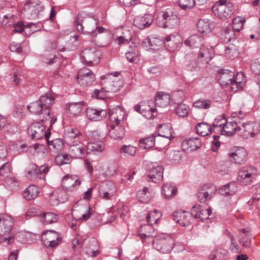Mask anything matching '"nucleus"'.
<instances>
[{
  "label": "nucleus",
  "instance_id": "f257e3e1",
  "mask_svg": "<svg viewBox=\"0 0 260 260\" xmlns=\"http://www.w3.org/2000/svg\"><path fill=\"white\" fill-rule=\"evenodd\" d=\"M86 31L88 33L94 34L96 31L99 33L105 31V34L102 35L96 42V44L100 47H105L111 43V35L107 32L106 29L102 26H98L99 20L95 18H89L84 20Z\"/></svg>",
  "mask_w": 260,
  "mask_h": 260
},
{
  "label": "nucleus",
  "instance_id": "f03ea898",
  "mask_svg": "<svg viewBox=\"0 0 260 260\" xmlns=\"http://www.w3.org/2000/svg\"><path fill=\"white\" fill-rule=\"evenodd\" d=\"M243 77L242 72L238 73L235 77L234 72L228 70L221 69L219 71L216 79L221 86L232 85L231 89L238 88L239 86L243 82V80L239 79L240 77Z\"/></svg>",
  "mask_w": 260,
  "mask_h": 260
},
{
  "label": "nucleus",
  "instance_id": "7ed1b4c3",
  "mask_svg": "<svg viewBox=\"0 0 260 260\" xmlns=\"http://www.w3.org/2000/svg\"><path fill=\"white\" fill-rule=\"evenodd\" d=\"M175 240L169 234H161L156 236L153 240L152 246L154 249L159 252L169 253L174 248Z\"/></svg>",
  "mask_w": 260,
  "mask_h": 260
},
{
  "label": "nucleus",
  "instance_id": "20e7f679",
  "mask_svg": "<svg viewBox=\"0 0 260 260\" xmlns=\"http://www.w3.org/2000/svg\"><path fill=\"white\" fill-rule=\"evenodd\" d=\"M212 10L216 17L223 20L230 18L234 12L232 4L227 3L226 0H219L213 6Z\"/></svg>",
  "mask_w": 260,
  "mask_h": 260
},
{
  "label": "nucleus",
  "instance_id": "39448f33",
  "mask_svg": "<svg viewBox=\"0 0 260 260\" xmlns=\"http://www.w3.org/2000/svg\"><path fill=\"white\" fill-rule=\"evenodd\" d=\"M116 73L114 75H108L106 77L101 78L100 84L104 85L105 88L111 92H116L119 91L123 86V81Z\"/></svg>",
  "mask_w": 260,
  "mask_h": 260
},
{
  "label": "nucleus",
  "instance_id": "423d86ee",
  "mask_svg": "<svg viewBox=\"0 0 260 260\" xmlns=\"http://www.w3.org/2000/svg\"><path fill=\"white\" fill-rule=\"evenodd\" d=\"M29 136L34 140H39L45 138V140L49 139L50 132L45 131V126L37 122L31 123L27 128Z\"/></svg>",
  "mask_w": 260,
  "mask_h": 260
},
{
  "label": "nucleus",
  "instance_id": "0eeeda50",
  "mask_svg": "<svg viewBox=\"0 0 260 260\" xmlns=\"http://www.w3.org/2000/svg\"><path fill=\"white\" fill-rule=\"evenodd\" d=\"M43 244L48 248H54L62 242L59 234L54 231H47L42 235Z\"/></svg>",
  "mask_w": 260,
  "mask_h": 260
},
{
  "label": "nucleus",
  "instance_id": "6e6552de",
  "mask_svg": "<svg viewBox=\"0 0 260 260\" xmlns=\"http://www.w3.org/2000/svg\"><path fill=\"white\" fill-rule=\"evenodd\" d=\"M238 123L239 134L244 139L254 137L260 131V125L257 123L248 122L241 124L239 121Z\"/></svg>",
  "mask_w": 260,
  "mask_h": 260
},
{
  "label": "nucleus",
  "instance_id": "1a4fd4ad",
  "mask_svg": "<svg viewBox=\"0 0 260 260\" xmlns=\"http://www.w3.org/2000/svg\"><path fill=\"white\" fill-rule=\"evenodd\" d=\"M82 61L87 66L97 64L100 60V53L95 48H86L81 54Z\"/></svg>",
  "mask_w": 260,
  "mask_h": 260
},
{
  "label": "nucleus",
  "instance_id": "9d476101",
  "mask_svg": "<svg viewBox=\"0 0 260 260\" xmlns=\"http://www.w3.org/2000/svg\"><path fill=\"white\" fill-rule=\"evenodd\" d=\"M23 10L30 19H35L38 17L43 7L38 0H29L25 4Z\"/></svg>",
  "mask_w": 260,
  "mask_h": 260
},
{
  "label": "nucleus",
  "instance_id": "9b49d317",
  "mask_svg": "<svg viewBox=\"0 0 260 260\" xmlns=\"http://www.w3.org/2000/svg\"><path fill=\"white\" fill-rule=\"evenodd\" d=\"M256 169L252 166H245L240 169L238 172V180L242 183L245 182L250 183L256 175Z\"/></svg>",
  "mask_w": 260,
  "mask_h": 260
},
{
  "label": "nucleus",
  "instance_id": "f8f14e48",
  "mask_svg": "<svg viewBox=\"0 0 260 260\" xmlns=\"http://www.w3.org/2000/svg\"><path fill=\"white\" fill-rule=\"evenodd\" d=\"M94 73L88 68H83L78 72L77 80L82 86L90 85L94 81Z\"/></svg>",
  "mask_w": 260,
  "mask_h": 260
},
{
  "label": "nucleus",
  "instance_id": "ddd939ff",
  "mask_svg": "<svg viewBox=\"0 0 260 260\" xmlns=\"http://www.w3.org/2000/svg\"><path fill=\"white\" fill-rule=\"evenodd\" d=\"M216 187L213 184L205 185L197 193V197L201 203L210 200L216 192Z\"/></svg>",
  "mask_w": 260,
  "mask_h": 260
},
{
  "label": "nucleus",
  "instance_id": "4468645a",
  "mask_svg": "<svg viewBox=\"0 0 260 260\" xmlns=\"http://www.w3.org/2000/svg\"><path fill=\"white\" fill-rule=\"evenodd\" d=\"M161 19V23L159 26L165 28H174L177 27L179 24V19L176 15L170 14L168 12L163 13L161 17L157 19Z\"/></svg>",
  "mask_w": 260,
  "mask_h": 260
},
{
  "label": "nucleus",
  "instance_id": "2eb2a0df",
  "mask_svg": "<svg viewBox=\"0 0 260 260\" xmlns=\"http://www.w3.org/2000/svg\"><path fill=\"white\" fill-rule=\"evenodd\" d=\"M173 219L180 225L185 226L190 224L192 220L191 212L185 211L174 212L172 214Z\"/></svg>",
  "mask_w": 260,
  "mask_h": 260
},
{
  "label": "nucleus",
  "instance_id": "dca6fc26",
  "mask_svg": "<svg viewBox=\"0 0 260 260\" xmlns=\"http://www.w3.org/2000/svg\"><path fill=\"white\" fill-rule=\"evenodd\" d=\"M14 222L11 217L0 214V235L7 236L13 229Z\"/></svg>",
  "mask_w": 260,
  "mask_h": 260
},
{
  "label": "nucleus",
  "instance_id": "f3484780",
  "mask_svg": "<svg viewBox=\"0 0 260 260\" xmlns=\"http://www.w3.org/2000/svg\"><path fill=\"white\" fill-rule=\"evenodd\" d=\"M134 109L135 111L141 113L147 119L153 118L156 114V108H152L149 104L144 102L136 105Z\"/></svg>",
  "mask_w": 260,
  "mask_h": 260
},
{
  "label": "nucleus",
  "instance_id": "a211bd4d",
  "mask_svg": "<svg viewBox=\"0 0 260 260\" xmlns=\"http://www.w3.org/2000/svg\"><path fill=\"white\" fill-rule=\"evenodd\" d=\"M81 181L76 177L67 175L62 179V186L68 191H73L81 184Z\"/></svg>",
  "mask_w": 260,
  "mask_h": 260
},
{
  "label": "nucleus",
  "instance_id": "6ab92c4d",
  "mask_svg": "<svg viewBox=\"0 0 260 260\" xmlns=\"http://www.w3.org/2000/svg\"><path fill=\"white\" fill-rule=\"evenodd\" d=\"M212 213L211 208L205 209L199 205H194L191 209V215L194 218L201 219L204 221L209 218Z\"/></svg>",
  "mask_w": 260,
  "mask_h": 260
},
{
  "label": "nucleus",
  "instance_id": "aec40b11",
  "mask_svg": "<svg viewBox=\"0 0 260 260\" xmlns=\"http://www.w3.org/2000/svg\"><path fill=\"white\" fill-rule=\"evenodd\" d=\"M125 112L119 108L113 109L109 112L110 120L111 122L110 125H121L125 116Z\"/></svg>",
  "mask_w": 260,
  "mask_h": 260
},
{
  "label": "nucleus",
  "instance_id": "412c9836",
  "mask_svg": "<svg viewBox=\"0 0 260 260\" xmlns=\"http://www.w3.org/2000/svg\"><path fill=\"white\" fill-rule=\"evenodd\" d=\"M181 146L184 150L192 152L199 149L202 146V142L198 138H190L183 141Z\"/></svg>",
  "mask_w": 260,
  "mask_h": 260
},
{
  "label": "nucleus",
  "instance_id": "4be33fe9",
  "mask_svg": "<svg viewBox=\"0 0 260 260\" xmlns=\"http://www.w3.org/2000/svg\"><path fill=\"white\" fill-rule=\"evenodd\" d=\"M181 43L180 37L178 35L171 34L167 36L164 40V44L171 51L176 49Z\"/></svg>",
  "mask_w": 260,
  "mask_h": 260
},
{
  "label": "nucleus",
  "instance_id": "5701e85b",
  "mask_svg": "<svg viewBox=\"0 0 260 260\" xmlns=\"http://www.w3.org/2000/svg\"><path fill=\"white\" fill-rule=\"evenodd\" d=\"M153 21V17L149 14L143 16H137L134 20V24L141 29H144L150 26Z\"/></svg>",
  "mask_w": 260,
  "mask_h": 260
},
{
  "label": "nucleus",
  "instance_id": "b1692460",
  "mask_svg": "<svg viewBox=\"0 0 260 260\" xmlns=\"http://www.w3.org/2000/svg\"><path fill=\"white\" fill-rule=\"evenodd\" d=\"M108 112L104 109L88 108L86 110V115L89 119L92 121H100L105 118Z\"/></svg>",
  "mask_w": 260,
  "mask_h": 260
},
{
  "label": "nucleus",
  "instance_id": "393cba45",
  "mask_svg": "<svg viewBox=\"0 0 260 260\" xmlns=\"http://www.w3.org/2000/svg\"><path fill=\"white\" fill-rule=\"evenodd\" d=\"M239 124L237 120H234L230 122H225V124L221 129V135L226 136H232L236 132H239Z\"/></svg>",
  "mask_w": 260,
  "mask_h": 260
},
{
  "label": "nucleus",
  "instance_id": "a878e982",
  "mask_svg": "<svg viewBox=\"0 0 260 260\" xmlns=\"http://www.w3.org/2000/svg\"><path fill=\"white\" fill-rule=\"evenodd\" d=\"M81 134L77 128H72L67 132L64 139L68 145L78 144L80 143Z\"/></svg>",
  "mask_w": 260,
  "mask_h": 260
},
{
  "label": "nucleus",
  "instance_id": "bb28decb",
  "mask_svg": "<svg viewBox=\"0 0 260 260\" xmlns=\"http://www.w3.org/2000/svg\"><path fill=\"white\" fill-rule=\"evenodd\" d=\"M246 156L247 152L243 147L238 148L229 154L230 158H233L234 162L237 164L244 163L246 160Z\"/></svg>",
  "mask_w": 260,
  "mask_h": 260
},
{
  "label": "nucleus",
  "instance_id": "cd10ccee",
  "mask_svg": "<svg viewBox=\"0 0 260 260\" xmlns=\"http://www.w3.org/2000/svg\"><path fill=\"white\" fill-rule=\"evenodd\" d=\"M163 170L164 169L161 166L156 164L153 165L149 172V177L150 180L154 183L160 181L163 177Z\"/></svg>",
  "mask_w": 260,
  "mask_h": 260
},
{
  "label": "nucleus",
  "instance_id": "c85d7f7f",
  "mask_svg": "<svg viewBox=\"0 0 260 260\" xmlns=\"http://www.w3.org/2000/svg\"><path fill=\"white\" fill-rule=\"evenodd\" d=\"M170 95L164 92H158L155 98V106L159 108L167 107L170 104Z\"/></svg>",
  "mask_w": 260,
  "mask_h": 260
},
{
  "label": "nucleus",
  "instance_id": "c756f323",
  "mask_svg": "<svg viewBox=\"0 0 260 260\" xmlns=\"http://www.w3.org/2000/svg\"><path fill=\"white\" fill-rule=\"evenodd\" d=\"M214 26V22L207 19H200L197 23L198 30L203 34L210 32Z\"/></svg>",
  "mask_w": 260,
  "mask_h": 260
},
{
  "label": "nucleus",
  "instance_id": "7c9ffc66",
  "mask_svg": "<svg viewBox=\"0 0 260 260\" xmlns=\"http://www.w3.org/2000/svg\"><path fill=\"white\" fill-rule=\"evenodd\" d=\"M105 149L104 143L101 140H96L91 138L87 146V151L90 152H101Z\"/></svg>",
  "mask_w": 260,
  "mask_h": 260
},
{
  "label": "nucleus",
  "instance_id": "2f4dec72",
  "mask_svg": "<svg viewBox=\"0 0 260 260\" xmlns=\"http://www.w3.org/2000/svg\"><path fill=\"white\" fill-rule=\"evenodd\" d=\"M109 136L114 140H121L125 135L124 128L121 125H110Z\"/></svg>",
  "mask_w": 260,
  "mask_h": 260
},
{
  "label": "nucleus",
  "instance_id": "473e14b6",
  "mask_svg": "<svg viewBox=\"0 0 260 260\" xmlns=\"http://www.w3.org/2000/svg\"><path fill=\"white\" fill-rule=\"evenodd\" d=\"M69 153L72 157L81 158L85 154V148L80 144L70 145Z\"/></svg>",
  "mask_w": 260,
  "mask_h": 260
},
{
  "label": "nucleus",
  "instance_id": "72a5a7b5",
  "mask_svg": "<svg viewBox=\"0 0 260 260\" xmlns=\"http://www.w3.org/2000/svg\"><path fill=\"white\" fill-rule=\"evenodd\" d=\"M138 232L142 240H146L152 236V234L154 232V229L151 224L149 223L141 225L138 229Z\"/></svg>",
  "mask_w": 260,
  "mask_h": 260
},
{
  "label": "nucleus",
  "instance_id": "f704fd0d",
  "mask_svg": "<svg viewBox=\"0 0 260 260\" xmlns=\"http://www.w3.org/2000/svg\"><path fill=\"white\" fill-rule=\"evenodd\" d=\"M198 57L201 61L208 63L213 57L212 48L202 46L198 53Z\"/></svg>",
  "mask_w": 260,
  "mask_h": 260
},
{
  "label": "nucleus",
  "instance_id": "c9c22d12",
  "mask_svg": "<svg viewBox=\"0 0 260 260\" xmlns=\"http://www.w3.org/2000/svg\"><path fill=\"white\" fill-rule=\"evenodd\" d=\"M83 102L71 103L66 106V109L69 111L71 115L76 116L80 113L83 109Z\"/></svg>",
  "mask_w": 260,
  "mask_h": 260
},
{
  "label": "nucleus",
  "instance_id": "e433bc0d",
  "mask_svg": "<svg viewBox=\"0 0 260 260\" xmlns=\"http://www.w3.org/2000/svg\"><path fill=\"white\" fill-rule=\"evenodd\" d=\"M158 134L159 136L171 140L173 138L172 135V128L170 123H164L157 126Z\"/></svg>",
  "mask_w": 260,
  "mask_h": 260
},
{
  "label": "nucleus",
  "instance_id": "4c0bfd02",
  "mask_svg": "<svg viewBox=\"0 0 260 260\" xmlns=\"http://www.w3.org/2000/svg\"><path fill=\"white\" fill-rule=\"evenodd\" d=\"M177 188L171 183H165L162 188V193L167 199H170L176 195Z\"/></svg>",
  "mask_w": 260,
  "mask_h": 260
},
{
  "label": "nucleus",
  "instance_id": "58836bf2",
  "mask_svg": "<svg viewBox=\"0 0 260 260\" xmlns=\"http://www.w3.org/2000/svg\"><path fill=\"white\" fill-rule=\"evenodd\" d=\"M40 119L42 122L48 125L49 128L55 122L56 119L54 117L53 113L50 112V110H46L43 111V114H41Z\"/></svg>",
  "mask_w": 260,
  "mask_h": 260
},
{
  "label": "nucleus",
  "instance_id": "ea45409f",
  "mask_svg": "<svg viewBox=\"0 0 260 260\" xmlns=\"http://www.w3.org/2000/svg\"><path fill=\"white\" fill-rule=\"evenodd\" d=\"M39 193L37 187L34 185H29L27 187L23 192V198L28 201L36 198Z\"/></svg>",
  "mask_w": 260,
  "mask_h": 260
},
{
  "label": "nucleus",
  "instance_id": "a19ab883",
  "mask_svg": "<svg viewBox=\"0 0 260 260\" xmlns=\"http://www.w3.org/2000/svg\"><path fill=\"white\" fill-rule=\"evenodd\" d=\"M50 150L54 152L61 151L64 147V143L61 139H56L51 141L45 140Z\"/></svg>",
  "mask_w": 260,
  "mask_h": 260
},
{
  "label": "nucleus",
  "instance_id": "79ce46f5",
  "mask_svg": "<svg viewBox=\"0 0 260 260\" xmlns=\"http://www.w3.org/2000/svg\"><path fill=\"white\" fill-rule=\"evenodd\" d=\"M54 98L50 92H47L45 95H42L38 100L41 103V105L44 109V110H50V107L52 105Z\"/></svg>",
  "mask_w": 260,
  "mask_h": 260
},
{
  "label": "nucleus",
  "instance_id": "37998d69",
  "mask_svg": "<svg viewBox=\"0 0 260 260\" xmlns=\"http://www.w3.org/2000/svg\"><path fill=\"white\" fill-rule=\"evenodd\" d=\"M197 133L203 137L209 135L212 131V127L211 126L206 122H201L198 123L196 126Z\"/></svg>",
  "mask_w": 260,
  "mask_h": 260
},
{
  "label": "nucleus",
  "instance_id": "c03bdc74",
  "mask_svg": "<svg viewBox=\"0 0 260 260\" xmlns=\"http://www.w3.org/2000/svg\"><path fill=\"white\" fill-rule=\"evenodd\" d=\"M237 190L236 186L233 183L227 184L219 189V193L224 196L233 195Z\"/></svg>",
  "mask_w": 260,
  "mask_h": 260
},
{
  "label": "nucleus",
  "instance_id": "a18cd8bd",
  "mask_svg": "<svg viewBox=\"0 0 260 260\" xmlns=\"http://www.w3.org/2000/svg\"><path fill=\"white\" fill-rule=\"evenodd\" d=\"M155 136L151 135L149 137L144 138L139 140V145L143 149H149L155 145Z\"/></svg>",
  "mask_w": 260,
  "mask_h": 260
},
{
  "label": "nucleus",
  "instance_id": "49530a36",
  "mask_svg": "<svg viewBox=\"0 0 260 260\" xmlns=\"http://www.w3.org/2000/svg\"><path fill=\"white\" fill-rule=\"evenodd\" d=\"M167 157L169 161L172 163H178L181 160L183 152L175 150H169L167 152Z\"/></svg>",
  "mask_w": 260,
  "mask_h": 260
},
{
  "label": "nucleus",
  "instance_id": "de8ad7c7",
  "mask_svg": "<svg viewBox=\"0 0 260 260\" xmlns=\"http://www.w3.org/2000/svg\"><path fill=\"white\" fill-rule=\"evenodd\" d=\"M42 222L45 224H51L56 222L58 220L56 214L52 212H45L40 214Z\"/></svg>",
  "mask_w": 260,
  "mask_h": 260
},
{
  "label": "nucleus",
  "instance_id": "09e8293b",
  "mask_svg": "<svg viewBox=\"0 0 260 260\" xmlns=\"http://www.w3.org/2000/svg\"><path fill=\"white\" fill-rule=\"evenodd\" d=\"M202 37L197 35H194L185 40L184 44L187 46L197 47L202 43Z\"/></svg>",
  "mask_w": 260,
  "mask_h": 260
},
{
  "label": "nucleus",
  "instance_id": "8fccbe9b",
  "mask_svg": "<svg viewBox=\"0 0 260 260\" xmlns=\"http://www.w3.org/2000/svg\"><path fill=\"white\" fill-rule=\"evenodd\" d=\"M110 92L108 89L105 88L104 85H101L100 88L95 89L92 93L93 98L104 100L107 97V93Z\"/></svg>",
  "mask_w": 260,
  "mask_h": 260
},
{
  "label": "nucleus",
  "instance_id": "3c124183",
  "mask_svg": "<svg viewBox=\"0 0 260 260\" xmlns=\"http://www.w3.org/2000/svg\"><path fill=\"white\" fill-rule=\"evenodd\" d=\"M28 110L31 113L36 114H43L44 109L38 101L31 103L27 107Z\"/></svg>",
  "mask_w": 260,
  "mask_h": 260
},
{
  "label": "nucleus",
  "instance_id": "603ef678",
  "mask_svg": "<svg viewBox=\"0 0 260 260\" xmlns=\"http://www.w3.org/2000/svg\"><path fill=\"white\" fill-rule=\"evenodd\" d=\"M99 191H106L108 192H112L115 194L116 189L115 185L111 181H106L102 183L99 188Z\"/></svg>",
  "mask_w": 260,
  "mask_h": 260
},
{
  "label": "nucleus",
  "instance_id": "864d4df0",
  "mask_svg": "<svg viewBox=\"0 0 260 260\" xmlns=\"http://www.w3.org/2000/svg\"><path fill=\"white\" fill-rule=\"evenodd\" d=\"M221 38L224 43H228L235 40V32L232 28H225L221 34Z\"/></svg>",
  "mask_w": 260,
  "mask_h": 260
},
{
  "label": "nucleus",
  "instance_id": "5fc2aeb1",
  "mask_svg": "<svg viewBox=\"0 0 260 260\" xmlns=\"http://www.w3.org/2000/svg\"><path fill=\"white\" fill-rule=\"evenodd\" d=\"M240 232L244 235L242 236L240 242L244 247H248L250 246L251 239L249 237V231L248 229H242L240 230Z\"/></svg>",
  "mask_w": 260,
  "mask_h": 260
},
{
  "label": "nucleus",
  "instance_id": "6e6d98bb",
  "mask_svg": "<svg viewBox=\"0 0 260 260\" xmlns=\"http://www.w3.org/2000/svg\"><path fill=\"white\" fill-rule=\"evenodd\" d=\"M212 101L210 100L201 99L193 102V106L197 108L208 109L211 107Z\"/></svg>",
  "mask_w": 260,
  "mask_h": 260
},
{
  "label": "nucleus",
  "instance_id": "4d7b16f0",
  "mask_svg": "<svg viewBox=\"0 0 260 260\" xmlns=\"http://www.w3.org/2000/svg\"><path fill=\"white\" fill-rule=\"evenodd\" d=\"M175 112L180 117H184L188 115L189 107L184 104H179L176 107Z\"/></svg>",
  "mask_w": 260,
  "mask_h": 260
},
{
  "label": "nucleus",
  "instance_id": "13d9d810",
  "mask_svg": "<svg viewBox=\"0 0 260 260\" xmlns=\"http://www.w3.org/2000/svg\"><path fill=\"white\" fill-rule=\"evenodd\" d=\"M160 216V213L157 210H154L149 212L147 216V219L149 223L152 225L153 223H156Z\"/></svg>",
  "mask_w": 260,
  "mask_h": 260
},
{
  "label": "nucleus",
  "instance_id": "bf43d9fd",
  "mask_svg": "<svg viewBox=\"0 0 260 260\" xmlns=\"http://www.w3.org/2000/svg\"><path fill=\"white\" fill-rule=\"evenodd\" d=\"M136 148L132 145H123L120 150V153L124 154L125 156H134L136 152Z\"/></svg>",
  "mask_w": 260,
  "mask_h": 260
},
{
  "label": "nucleus",
  "instance_id": "052dcab7",
  "mask_svg": "<svg viewBox=\"0 0 260 260\" xmlns=\"http://www.w3.org/2000/svg\"><path fill=\"white\" fill-rule=\"evenodd\" d=\"M37 170V165L31 164L30 165V169L26 172V177L31 180L35 179L38 177H39Z\"/></svg>",
  "mask_w": 260,
  "mask_h": 260
},
{
  "label": "nucleus",
  "instance_id": "680f3d73",
  "mask_svg": "<svg viewBox=\"0 0 260 260\" xmlns=\"http://www.w3.org/2000/svg\"><path fill=\"white\" fill-rule=\"evenodd\" d=\"M179 6L183 10L193 8L195 5L194 0H178Z\"/></svg>",
  "mask_w": 260,
  "mask_h": 260
},
{
  "label": "nucleus",
  "instance_id": "e2e57ef3",
  "mask_svg": "<svg viewBox=\"0 0 260 260\" xmlns=\"http://www.w3.org/2000/svg\"><path fill=\"white\" fill-rule=\"evenodd\" d=\"M11 173V165L9 162H5L0 168V175L5 178L8 177Z\"/></svg>",
  "mask_w": 260,
  "mask_h": 260
},
{
  "label": "nucleus",
  "instance_id": "0e129e2a",
  "mask_svg": "<svg viewBox=\"0 0 260 260\" xmlns=\"http://www.w3.org/2000/svg\"><path fill=\"white\" fill-rule=\"evenodd\" d=\"M37 171L39 174V178L42 180H45L46 175L49 171V167L47 164H45L40 167L37 166Z\"/></svg>",
  "mask_w": 260,
  "mask_h": 260
},
{
  "label": "nucleus",
  "instance_id": "69168bd1",
  "mask_svg": "<svg viewBox=\"0 0 260 260\" xmlns=\"http://www.w3.org/2000/svg\"><path fill=\"white\" fill-rule=\"evenodd\" d=\"M148 43L152 49H158V47L164 45V40H161L156 37L148 39Z\"/></svg>",
  "mask_w": 260,
  "mask_h": 260
},
{
  "label": "nucleus",
  "instance_id": "338daca9",
  "mask_svg": "<svg viewBox=\"0 0 260 260\" xmlns=\"http://www.w3.org/2000/svg\"><path fill=\"white\" fill-rule=\"evenodd\" d=\"M245 22V20L243 18L240 17L235 18L233 20V29L237 31H240L242 28L244 23Z\"/></svg>",
  "mask_w": 260,
  "mask_h": 260
},
{
  "label": "nucleus",
  "instance_id": "774afa93",
  "mask_svg": "<svg viewBox=\"0 0 260 260\" xmlns=\"http://www.w3.org/2000/svg\"><path fill=\"white\" fill-rule=\"evenodd\" d=\"M226 121V119L223 118L220 119L216 118L212 124L214 131H218L220 130L221 132V129L224 124H225Z\"/></svg>",
  "mask_w": 260,
  "mask_h": 260
}]
</instances>
